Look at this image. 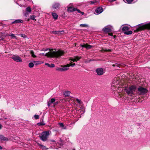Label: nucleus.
I'll return each instance as SVG.
<instances>
[{"label":"nucleus","mask_w":150,"mask_h":150,"mask_svg":"<svg viewBox=\"0 0 150 150\" xmlns=\"http://www.w3.org/2000/svg\"><path fill=\"white\" fill-rule=\"evenodd\" d=\"M48 50L50 51L47 53L45 54L42 53L40 55H42L43 56H46L48 57H59L64 55L65 52L63 51L59 50L57 51H54L52 49L50 50L49 49H47L43 50V51H46Z\"/></svg>","instance_id":"1"},{"label":"nucleus","mask_w":150,"mask_h":150,"mask_svg":"<svg viewBox=\"0 0 150 150\" xmlns=\"http://www.w3.org/2000/svg\"><path fill=\"white\" fill-rule=\"evenodd\" d=\"M81 58V57H79L78 56H76L70 59L71 62L69 64H67L66 65H64L62 67L63 71H66L69 69V67L70 66L72 67H73L75 66V63L72 64L73 62H76Z\"/></svg>","instance_id":"2"},{"label":"nucleus","mask_w":150,"mask_h":150,"mask_svg":"<svg viewBox=\"0 0 150 150\" xmlns=\"http://www.w3.org/2000/svg\"><path fill=\"white\" fill-rule=\"evenodd\" d=\"M137 87L135 85H131L125 88V91L128 95L132 96L134 94V92L136 90Z\"/></svg>","instance_id":"3"},{"label":"nucleus","mask_w":150,"mask_h":150,"mask_svg":"<svg viewBox=\"0 0 150 150\" xmlns=\"http://www.w3.org/2000/svg\"><path fill=\"white\" fill-rule=\"evenodd\" d=\"M136 28V29L134 31L135 32H138L145 29H150V23L145 24H139L137 26Z\"/></svg>","instance_id":"4"},{"label":"nucleus","mask_w":150,"mask_h":150,"mask_svg":"<svg viewBox=\"0 0 150 150\" xmlns=\"http://www.w3.org/2000/svg\"><path fill=\"white\" fill-rule=\"evenodd\" d=\"M50 135V131H47L43 132L40 136V139L43 141L45 142L46 141L48 138V136Z\"/></svg>","instance_id":"5"},{"label":"nucleus","mask_w":150,"mask_h":150,"mask_svg":"<svg viewBox=\"0 0 150 150\" xmlns=\"http://www.w3.org/2000/svg\"><path fill=\"white\" fill-rule=\"evenodd\" d=\"M138 91L139 94L142 95L148 92V90L146 88L142 87H139L138 88Z\"/></svg>","instance_id":"6"},{"label":"nucleus","mask_w":150,"mask_h":150,"mask_svg":"<svg viewBox=\"0 0 150 150\" xmlns=\"http://www.w3.org/2000/svg\"><path fill=\"white\" fill-rule=\"evenodd\" d=\"M11 58L16 62H21L22 60L18 55H15L12 57Z\"/></svg>","instance_id":"7"},{"label":"nucleus","mask_w":150,"mask_h":150,"mask_svg":"<svg viewBox=\"0 0 150 150\" xmlns=\"http://www.w3.org/2000/svg\"><path fill=\"white\" fill-rule=\"evenodd\" d=\"M129 29V28L127 26H125L122 28V30L123 31H125L124 33L127 35L131 34L132 33L131 31H127Z\"/></svg>","instance_id":"8"},{"label":"nucleus","mask_w":150,"mask_h":150,"mask_svg":"<svg viewBox=\"0 0 150 150\" xmlns=\"http://www.w3.org/2000/svg\"><path fill=\"white\" fill-rule=\"evenodd\" d=\"M97 74L99 75H103L105 73V71L103 68H99L96 69V71Z\"/></svg>","instance_id":"9"},{"label":"nucleus","mask_w":150,"mask_h":150,"mask_svg":"<svg viewBox=\"0 0 150 150\" xmlns=\"http://www.w3.org/2000/svg\"><path fill=\"white\" fill-rule=\"evenodd\" d=\"M112 27L110 25H109L105 27L103 29V30L105 32H109L111 31Z\"/></svg>","instance_id":"10"},{"label":"nucleus","mask_w":150,"mask_h":150,"mask_svg":"<svg viewBox=\"0 0 150 150\" xmlns=\"http://www.w3.org/2000/svg\"><path fill=\"white\" fill-rule=\"evenodd\" d=\"M103 11V9L102 7H100L97 8L95 12L96 14H99L101 13Z\"/></svg>","instance_id":"11"},{"label":"nucleus","mask_w":150,"mask_h":150,"mask_svg":"<svg viewBox=\"0 0 150 150\" xmlns=\"http://www.w3.org/2000/svg\"><path fill=\"white\" fill-rule=\"evenodd\" d=\"M81 46L83 47H86L88 49H90L92 47V46L87 44L84 45H81Z\"/></svg>","instance_id":"12"},{"label":"nucleus","mask_w":150,"mask_h":150,"mask_svg":"<svg viewBox=\"0 0 150 150\" xmlns=\"http://www.w3.org/2000/svg\"><path fill=\"white\" fill-rule=\"evenodd\" d=\"M55 101V99L54 98H52L50 100L48 101L47 104L48 106L49 107L51 104L54 103Z\"/></svg>","instance_id":"13"},{"label":"nucleus","mask_w":150,"mask_h":150,"mask_svg":"<svg viewBox=\"0 0 150 150\" xmlns=\"http://www.w3.org/2000/svg\"><path fill=\"white\" fill-rule=\"evenodd\" d=\"M8 140V138L4 137L3 136L0 135V141H7Z\"/></svg>","instance_id":"14"},{"label":"nucleus","mask_w":150,"mask_h":150,"mask_svg":"<svg viewBox=\"0 0 150 150\" xmlns=\"http://www.w3.org/2000/svg\"><path fill=\"white\" fill-rule=\"evenodd\" d=\"M23 22V20L20 19H17L14 21L12 23H22Z\"/></svg>","instance_id":"15"},{"label":"nucleus","mask_w":150,"mask_h":150,"mask_svg":"<svg viewBox=\"0 0 150 150\" xmlns=\"http://www.w3.org/2000/svg\"><path fill=\"white\" fill-rule=\"evenodd\" d=\"M71 93V92L68 91H65L64 93V95L65 96V97H68L69 96Z\"/></svg>","instance_id":"16"},{"label":"nucleus","mask_w":150,"mask_h":150,"mask_svg":"<svg viewBox=\"0 0 150 150\" xmlns=\"http://www.w3.org/2000/svg\"><path fill=\"white\" fill-rule=\"evenodd\" d=\"M38 145L41 147L40 148L42 150H46L48 149V148H47L45 146H44L42 144H38Z\"/></svg>","instance_id":"17"},{"label":"nucleus","mask_w":150,"mask_h":150,"mask_svg":"<svg viewBox=\"0 0 150 150\" xmlns=\"http://www.w3.org/2000/svg\"><path fill=\"white\" fill-rule=\"evenodd\" d=\"M68 11H69L73 12L76 11V8L72 7H69L68 8Z\"/></svg>","instance_id":"18"},{"label":"nucleus","mask_w":150,"mask_h":150,"mask_svg":"<svg viewBox=\"0 0 150 150\" xmlns=\"http://www.w3.org/2000/svg\"><path fill=\"white\" fill-rule=\"evenodd\" d=\"M59 3H55L52 6V7L53 8L57 9L59 7Z\"/></svg>","instance_id":"19"},{"label":"nucleus","mask_w":150,"mask_h":150,"mask_svg":"<svg viewBox=\"0 0 150 150\" xmlns=\"http://www.w3.org/2000/svg\"><path fill=\"white\" fill-rule=\"evenodd\" d=\"M45 65L48 66V67L52 68L54 67V64H49L48 63H45Z\"/></svg>","instance_id":"20"},{"label":"nucleus","mask_w":150,"mask_h":150,"mask_svg":"<svg viewBox=\"0 0 150 150\" xmlns=\"http://www.w3.org/2000/svg\"><path fill=\"white\" fill-rule=\"evenodd\" d=\"M90 3L91 4H93L96 5H97L99 4V2H98L97 1H96L95 0L94 1H90Z\"/></svg>","instance_id":"21"},{"label":"nucleus","mask_w":150,"mask_h":150,"mask_svg":"<svg viewBox=\"0 0 150 150\" xmlns=\"http://www.w3.org/2000/svg\"><path fill=\"white\" fill-rule=\"evenodd\" d=\"M52 15L53 18L55 19H57L58 17V15L55 13H52Z\"/></svg>","instance_id":"22"},{"label":"nucleus","mask_w":150,"mask_h":150,"mask_svg":"<svg viewBox=\"0 0 150 150\" xmlns=\"http://www.w3.org/2000/svg\"><path fill=\"white\" fill-rule=\"evenodd\" d=\"M33 62L35 65H39L42 63V62L40 61H34Z\"/></svg>","instance_id":"23"},{"label":"nucleus","mask_w":150,"mask_h":150,"mask_svg":"<svg viewBox=\"0 0 150 150\" xmlns=\"http://www.w3.org/2000/svg\"><path fill=\"white\" fill-rule=\"evenodd\" d=\"M30 54H31L32 57H34V58H35V57H36V56L35 54H34V52L33 51H32V50L30 51Z\"/></svg>","instance_id":"24"},{"label":"nucleus","mask_w":150,"mask_h":150,"mask_svg":"<svg viewBox=\"0 0 150 150\" xmlns=\"http://www.w3.org/2000/svg\"><path fill=\"white\" fill-rule=\"evenodd\" d=\"M61 32L59 31H52V33L54 34H59Z\"/></svg>","instance_id":"25"},{"label":"nucleus","mask_w":150,"mask_h":150,"mask_svg":"<svg viewBox=\"0 0 150 150\" xmlns=\"http://www.w3.org/2000/svg\"><path fill=\"white\" fill-rule=\"evenodd\" d=\"M34 63L32 62H30L28 64V67L30 68H33V67L34 66Z\"/></svg>","instance_id":"26"},{"label":"nucleus","mask_w":150,"mask_h":150,"mask_svg":"<svg viewBox=\"0 0 150 150\" xmlns=\"http://www.w3.org/2000/svg\"><path fill=\"white\" fill-rule=\"evenodd\" d=\"M59 125H60V126L62 127L63 129H66V127H64V124L62 123H59Z\"/></svg>","instance_id":"27"},{"label":"nucleus","mask_w":150,"mask_h":150,"mask_svg":"<svg viewBox=\"0 0 150 150\" xmlns=\"http://www.w3.org/2000/svg\"><path fill=\"white\" fill-rule=\"evenodd\" d=\"M80 26L83 27H88V25L86 24H81L80 25Z\"/></svg>","instance_id":"28"},{"label":"nucleus","mask_w":150,"mask_h":150,"mask_svg":"<svg viewBox=\"0 0 150 150\" xmlns=\"http://www.w3.org/2000/svg\"><path fill=\"white\" fill-rule=\"evenodd\" d=\"M26 10L28 12H30L31 11V8L30 7H28L26 8Z\"/></svg>","instance_id":"29"},{"label":"nucleus","mask_w":150,"mask_h":150,"mask_svg":"<svg viewBox=\"0 0 150 150\" xmlns=\"http://www.w3.org/2000/svg\"><path fill=\"white\" fill-rule=\"evenodd\" d=\"M35 18V16L34 15H32L30 17V19L33 20H36Z\"/></svg>","instance_id":"30"},{"label":"nucleus","mask_w":150,"mask_h":150,"mask_svg":"<svg viewBox=\"0 0 150 150\" xmlns=\"http://www.w3.org/2000/svg\"><path fill=\"white\" fill-rule=\"evenodd\" d=\"M126 2H125L126 3L128 4H131L132 2L133 1V0H126Z\"/></svg>","instance_id":"31"},{"label":"nucleus","mask_w":150,"mask_h":150,"mask_svg":"<svg viewBox=\"0 0 150 150\" xmlns=\"http://www.w3.org/2000/svg\"><path fill=\"white\" fill-rule=\"evenodd\" d=\"M76 100L77 102L79 104H81L82 103L81 100L79 99L78 98H76Z\"/></svg>","instance_id":"32"},{"label":"nucleus","mask_w":150,"mask_h":150,"mask_svg":"<svg viewBox=\"0 0 150 150\" xmlns=\"http://www.w3.org/2000/svg\"><path fill=\"white\" fill-rule=\"evenodd\" d=\"M37 125L39 126L44 125H45V124L43 122H40L38 123Z\"/></svg>","instance_id":"33"},{"label":"nucleus","mask_w":150,"mask_h":150,"mask_svg":"<svg viewBox=\"0 0 150 150\" xmlns=\"http://www.w3.org/2000/svg\"><path fill=\"white\" fill-rule=\"evenodd\" d=\"M56 70L58 71H63L62 67V68H57L56 69Z\"/></svg>","instance_id":"34"},{"label":"nucleus","mask_w":150,"mask_h":150,"mask_svg":"<svg viewBox=\"0 0 150 150\" xmlns=\"http://www.w3.org/2000/svg\"><path fill=\"white\" fill-rule=\"evenodd\" d=\"M121 66V65L120 64H114L112 65V66L113 67H115V66H116L118 67H120V66Z\"/></svg>","instance_id":"35"},{"label":"nucleus","mask_w":150,"mask_h":150,"mask_svg":"<svg viewBox=\"0 0 150 150\" xmlns=\"http://www.w3.org/2000/svg\"><path fill=\"white\" fill-rule=\"evenodd\" d=\"M34 117L35 119H38L39 118V116L38 115H35L34 116Z\"/></svg>","instance_id":"36"},{"label":"nucleus","mask_w":150,"mask_h":150,"mask_svg":"<svg viewBox=\"0 0 150 150\" xmlns=\"http://www.w3.org/2000/svg\"><path fill=\"white\" fill-rule=\"evenodd\" d=\"M7 36H11L13 38H16V36H15V35L14 34H11V35H7Z\"/></svg>","instance_id":"37"},{"label":"nucleus","mask_w":150,"mask_h":150,"mask_svg":"<svg viewBox=\"0 0 150 150\" xmlns=\"http://www.w3.org/2000/svg\"><path fill=\"white\" fill-rule=\"evenodd\" d=\"M103 50L104 51H105V52L111 51V50H110L107 49H103Z\"/></svg>","instance_id":"38"},{"label":"nucleus","mask_w":150,"mask_h":150,"mask_svg":"<svg viewBox=\"0 0 150 150\" xmlns=\"http://www.w3.org/2000/svg\"><path fill=\"white\" fill-rule=\"evenodd\" d=\"M115 86L114 85H112V89L114 91H115V90H114V87H115Z\"/></svg>","instance_id":"39"},{"label":"nucleus","mask_w":150,"mask_h":150,"mask_svg":"<svg viewBox=\"0 0 150 150\" xmlns=\"http://www.w3.org/2000/svg\"><path fill=\"white\" fill-rule=\"evenodd\" d=\"M76 11H77L78 13H80L81 12V11L77 9L76 8Z\"/></svg>","instance_id":"40"},{"label":"nucleus","mask_w":150,"mask_h":150,"mask_svg":"<svg viewBox=\"0 0 150 150\" xmlns=\"http://www.w3.org/2000/svg\"><path fill=\"white\" fill-rule=\"evenodd\" d=\"M123 90V89L122 88H120V91H122ZM119 91H117V92H118V93H119ZM119 92H120V91H119Z\"/></svg>","instance_id":"41"},{"label":"nucleus","mask_w":150,"mask_h":150,"mask_svg":"<svg viewBox=\"0 0 150 150\" xmlns=\"http://www.w3.org/2000/svg\"><path fill=\"white\" fill-rule=\"evenodd\" d=\"M4 39V38L3 37H0V40H3Z\"/></svg>","instance_id":"42"},{"label":"nucleus","mask_w":150,"mask_h":150,"mask_svg":"<svg viewBox=\"0 0 150 150\" xmlns=\"http://www.w3.org/2000/svg\"><path fill=\"white\" fill-rule=\"evenodd\" d=\"M58 102H56L54 103V105H56L58 104Z\"/></svg>","instance_id":"43"},{"label":"nucleus","mask_w":150,"mask_h":150,"mask_svg":"<svg viewBox=\"0 0 150 150\" xmlns=\"http://www.w3.org/2000/svg\"><path fill=\"white\" fill-rule=\"evenodd\" d=\"M2 127V126L0 124V129H1Z\"/></svg>","instance_id":"44"},{"label":"nucleus","mask_w":150,"mask_h":150,"mask_svg":"<svg viewBox=\"0 0 150 150\" xmlns=\"http://www.w3.org/2000/svg\"><path fill=\"white\" fill-rule=\"evenodd\" d=\"M82 15H83L84 14V13L83 12H81L80 13Z\"/></svg>","instance_id":"45"},{"label":"nucleus","mask_w":150,"mask_h":150,"mask_svg":"<svg viewBox=\"0 0 150 150\" xmlns=\"http://www.w3.org/2000/svg\"><path fill=\"white\" fill-rule=\"evenodd\" d=\"M109 35H110V36H112V33H109Z\"/></svg>","instance_id":"46"},{"label":"nucleus","mask_w":150,"mask_h":150,"mask_svg":"<svg viewBox=\"0 0 150 150\" xmlns=\"http://www.w3.org/2000/svg\"><path fill=\"white\" fill-rule=\"evenodd\" d=\"M3 149L2 147L0 146V149Z\"/></svg>","instance_id":"47"},{"label":"nucleus","mask_w":150,"mask_h":150,"mask_svg":"<svg viewBox=\"0 0 150 150\" xmlns=\"http://www.w3.org/2000/svg\"><path fill=\"white\" fill-rule=\"evenodd\" d=\"M51 141L52 142H55V141L54 140H51Z\"/></svg>","instance_id":"48"},{"label":"nucleus","mask_w":150,"mask_h":150,"mask_svg":"<svg viewBox=\"0 0 150 150\" xmlns=\"http://www.w3.org/2000/svg\"><path fill=\"white\" fill-rule=\"evenodd\" d=\"M117 83H114V84H117Z\"/></svg>","instance_id":"49"},{"label":"nucleus","mask_w":150,"mask_h":150,"mask_svg":"<svg viewBox=\"0 0 150 150\" xmlns=\"http://www.w3.org/2000/svg\"><path fill=\"white\" fill-rule=\"evenodd\" d=\"M115 36H114V38H115Z\"/></svg>","instance_id":"50"},{"label":"nucleus","mask_w":150,"mask_h":150,"mask_svg":"<svg viewBox=\"0 0 150 150\" xmlns=\"http://www.w3.org/2000/svg\"><path fill=\"white\" fill-rule=\"evenodd\" d=\"M0 120H4L3 119H1V118H0Z\"/></svg>","instance_id":"51"},{"label":"nucleus","mask_w":150,"mask_h":150,"mask_svg":"<svg viewBox=\"0 0 150 150\" xmlns=\"http://www.w3.org/2000/svg\"><path fill=\"white\" fill-rule=\"evenodd\" d=\"M4 119H6V118H5Z\"/></svg>","instance_id":"52"},{"label":"nucleus","mask_w":150,"mask_h":150,"mask_svg":"<svg viewBox=\"0 0 150 150\" xmlns=\"http://www.w3.org/2000/svg\"><path fill=\"white\" fill-rule=\"evenodd\" d=\"M113 84H114V81H113Z\"/></svg>","instance_id":"53"},{"label":"nucleus","mask_w":150,"mask_h":150,"mask_svg":"<svg viewBox=\"0 0 150 150\" xmlns=\"http://www.w3.org/2000/svg\"><path fill=\"white\" fill-rule=\"evenodd\" d=\"M72 150H75V149H73Z\"/></svg>","instance_id":"54"}]
</instances>
